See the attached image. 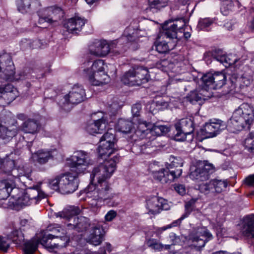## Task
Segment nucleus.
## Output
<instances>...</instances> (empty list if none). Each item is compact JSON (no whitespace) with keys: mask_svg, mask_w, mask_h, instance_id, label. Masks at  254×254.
<instances>
[{"mask_svg":"<svg viewBox=\"0 0 254 254\" xmlns=\"http://www.w3.org/2000/svg\"><path fill=\"white\" fill-rule=\"evenodd\" d=\"M47 231L51 233H44L43 232L38 241H29L25 244V254H33L39 242L50 252H53L55 248L58 247H66L69 242V236L67 235L66 231L60 225H50L48 227Z\"/></svg>","mask_w":254,"mask_h":254,"instance_id":"nucleus-1","label":"nucleus"},{"mask_svg":"<svg viewBox=\"0 0 254 254\" xmlns=\"http://www.w3.org/2000/svg\"><path fill=\"white\" fill-rule=\"evenodd\" d=\"M254 120V109L248 103L241 105L233 113L228 122V129L233 132L242 130L245 128L250 129Z\"/></svg>","mask_w":254,"mask_h":254,"instance_id":"nucleus-2","label":"nucleus"},{"mask_svg":"<svg viewBox=\"0 0 254 254\" xmlns=\"http://www.w3.org/2000/svg\"><path fill=\"white\" fill-rule=\"evenodd\" d=\"M11 192V196L15 199L16 204L20 206L36 204L46 197L45 193L40 191L38 186L29 188L26 190L14 187Z\"/></svg>","mask_w":254,"mask_h":254,"instance_id":"nucleus-3","label":"nucleus"},{"mask_svg":"<svg viewBox=\"0 0 254 254\" xmlns=\"http://www.w3.org/2000/svg\"><path fill=\"white\" fill-rule=\"evenodd\" d=\"M119 161V156L116 155L110 159H106L102 163L95 166L91 174V184L107 182V180L116 170V164Z\"/></svg>","mask_w":254,"mask_h":254,"instance_id":"nucleus-4","label":"nucleus"},{"mask_svg":"<svg viewBox=\"0 0 254 254\" xmlns=\"http://www.w3.org/2000/svg\"><path fill=\"white\" fill-rule=\"evenodd\" d=\"M150 78L147 68L137 66L127 71L122 78V82L129 86L140 85L148 82Z\"/></svg>","mask_w":254,"mask_h":254,"instance_id":"nucleus-5","label":"nucleus"},{"mask_svg":"<svg viewBox=\"0 0 254 254\" xmlns=\"http://www.w3.org/2000/svg\"><path fill=\"white\" fill-rule=\"evenodd\" d=\"M212 237L211 234L205 227H198L189 235L187 239V243L191 249L199 251L204 247L207 239Z\"/></svg>","mask_w":254,"mask_h":254,"instance_id":"nucleus-6","label":"nucleus"},{"mask_svg":"<svg viewBox=\"0 0 254 254\" xmlns=\"http://www.w3.org/2000/svg\"><path fill=\"white\" fill-rule=\"evenodd\" d=\"M85 98V92L81 86L74 85L69 93L64 96L60 104L65 110H69L72 105L82 102Z\"/></svg>","mask_w":254,"mask_h":254,"instance_id":"nucleus-7","label":"nucleus"},{"mask_svg":"<svg viewBox=\"0 0 254 254\" xmlns=\"http://www.w3.org/2000/svg\"><path fill=\"white\" fill-rule=\"evenodd\" d=\"M215 170L212 164L207 161H197L195 165L190 168V178L198 182H203L207 180L209 175Z\"/></svg>","mask_w":254,"mask_h":254,"instance_id":"nucleus-8","label":"nucleus"},{"mask_svg":"<svg viewBox=\"0 0 254 254\" xmlns=\"http://www.w3.org/2000/svg\"><path fill=\"white\" fill-rule=\"evenodd\" d=\"M157 163H153L150 165V170L152 172L154 178L162 184L170 183L175 179L178 178L182 174L181 169L170 170L168 167L166 168L156 170Z\"/></svg>","mask_w":254,"mask_h":254,"instance_id":"nucleus-9","label":"nucleus"},{"mask_svg":"<svg viewBox=\"0 0 254 254\" xmlns=\"http://www.w3.org/2000/svg\"><path fill=\"white\" fill-rule=\"evenodd\" d=\"M186 23V21L183 18L166 21L162 26V32L158 39H160L161 37L163 39L165 37L169 39L176 38L177 32H182Z\"/></svg>","mask_w":254,"mask_h":254,"instance_id":"nucleus-10","label":"nucleus"},{"mask_svg":"<svg viewBox=\"0 0 254 254\" xmlns=\"http://www.w3.org/2000/svg\"><path fill=\"white\" fill-rule=\"evenodd\" d=\"M14 120H3L0 118V139L4 142L10 140L16 135L18 129Z\"/></svg>","mask_w":254,"mask_h":254,"instance_id":"nucleus-11","label":"nucleus"},{"mask_svg":"<svg viewBox=\"0 0 254 254\" xmlns=\"http://www.w3.org/2000/svg\"><path fill=\"white\" fill-rule=\"evenodd\" d=\"M89 164L88 154L84 151H77L72 156L71 171L76 175L83 173Z\"/></svg>","mask_w":254,"mask_h":254,"instance_id":"nucleus-12","label":"nucleus"},{"mask_svg":"<svg viewBox=\"0 0 254 254\" xmlns=\"http://www.w3.org/2000/svg\"><path fill=\"white\" fill-rule=\"evenodd\" d=\"M228 127L225 122L219 120L213 119L206 123L202 129V134L205 138H210L216 136L222 130Z\"/></svg>","mask_w":254,"mask_h":254,"instance_id":"nucleus-13","label":"nucleus"},{"mask_svg":"<svg viewBox=\"0 0 254 254\" xmlns=\"http://www.w3.org/2000/svg\"><path fill=\"white\" fill-rule=\"evenodd\" d=\"M169 207L168 201L162 197L153 196L147 199L146 201V208L149 214H157L161 210H168Z\"/></svg>","mask_w":254,"mask_h":254,"instance_id":"nucleus-14","label":"nucleus"},{"mask_svg":"<svg viewBox=\"0 0 254 254\" xmlns=\"http://www.w3.org/2000/svg\"><path fill=\"white\" fill-rule=\"evenodd\" d=\"M77 176L67 173L61 176L60 192L63 194L72 193L78 187Z\"/></svg>","mask_w":254,"mask_h":254,"instance_id":"nucleus-15","label":"nucleus"},{"mask_svg":"<svg viewBox=\"0 0 254 254\" xmlns=\"http://www.w3.org/2000/svg\"><path fill=\"white\" fill-rule=\"evenodd\" d=\"M18 96V91L11 84L0 86V106H5Z\"/></svg>","mask_w":254,"mask_h":254,"instance_id":"nucleus-16","label":"nucleus"},{"mask_svg":"<svg viewBox=\"0 0 254 254\" xmlns=\"http://www.w3.org/2000/svg\"><path fill=\"white\" fill-rule=\"evenodd\" d=\"M0 76L5 79H11L14 77V66L10 57L3 55L0 59Z\"/></svg>","mask_w":254,"mask_h":254,"instance_id":"nucleus-17","label":"nucleus"},{"mask_svg":"<svg viewBox=\"0 0 254 254\" xmlns=\"http://www.w3.org/2000/svg\"><path fill=\"white\" fill-rule=\"evenodd\" d=\"M230 80L232 83V90L235 89L238 85L241 88L247 87L252 82L251 71L249 69H247L240 77H238L236 74H233L230 77Z\"/></svg>","mask_w":254,"mask_h":254,"instance_id":"nucleus-18","label":"nucleus"},{"mask_svg":"<svg viewBox=\"0 0 254 254\" xmlns=\"http://www.w3.org/2000/svg\"><path fill=\"white\" fill-rule=\"evenodd\" d=\"M90 54L97 57L106 56L110 51V47L106 41L95 40L89 48Z\"/></svg>","mask_w":254,"mask_h":254,"instance_id":"nucleus-19","label":"nucleus"},{"mask_svg":"<svg viewBox=\"0 0 254 254\" xmlns=\"http://www.w3.org/2000/svg\"><path fill=\"white\" fill-rule=\"evenodd\" d=\"M241 232L248 238H254V214H251L243 219Z\"/></svg>","mask_w":254,"mask_h":254,"instance_id":"nucleus-20","label":"nucleus"},{"mask_svg":"<svg viewBox=\"0 0 254 254\" xmlns=\"http://www.w3.org/2000/svg\"><path fill=\"white\" fill-rule=\"evenodd\" d=\"M46 11L48 16L41 18L40 22L44 21L50 24L56 23L64 16V12L60 7H50Z\"/></svg>","mask_w":254,"mask_h":254,"instance_id":"nucleus-21","label":"nucleus"},{"mask_svg":"<svg viewBox=\"0 0 254 254\" xmlns=\"http://www.w3.org/2000/svg\"><path fill=\"white\" fill-rule=\"evenodd\" d=\"M92 190L97 191L96 195L102 200L113 197L111 188L107 182L95 183Z\"/></svg>","mask_w":254,"mask_h":254,"instance_id":"nucleus-22","label":"nucleus"},{"mask_svg":"<svg viewBox=\"0 0 254 254\" xmlns=\"http://www.w3.org/2000/svg\"><path fill=\"white\" fill-rule=\"evenodd\" d=\"M18 10L22 13H25L36 9L41 6L38 0H17Z\"/></svg>","mask_w":254,"mask_h":254,"instance_id":"nucleus-23","label":"nucleus"},{"mask_svg":"<svg viewBox=\"0 0 254 254\" xmlns=\"http://www.w3.org/2000/svg\"><path fill=\"white\" fill-rule=\"evenodd\" d=\"M103 236V230L101 227H93L90 231V234L86 238V241L93 245L98 246L102 243Z\"/></svg>","mask_w":254,"mask_h":254,"instance_id":"nucleus-24","label":"nucleus"},{"mask_svg":"<svg viewBox=\"0 0 254 254\" xmlns=\"http://www.w3.org/2000/svg\"><path fill=\"white\" fill-rule=\"evenodd\" d=\"M93 85L99 86L107 83L109 81V76L105 72L95 73V74H83Z\"/></svg>","mask_w":254,"mask_h":254,"instance_id":"nucleus-25","label":"nucleus"},{"mask_svg":"<svg viewBox=\"0 0 254 254\" xmlns=\"http://www.w3.org/2000/svg\"><path fill=\"white\" fill-rule=\"evenodd\" d=\"M54 150L41 149L37 151L32 155V159L34 162L40 164L46 163L50 159L53 158Z\"/></svg>","mask_w":254,"mask_h":254,"instance_id":"nucleus-26","label":"nucleus"},{"mask_svg":"<svg viewBox=\"0 0 254 254\" xmlns=\"http://www.w3.org/2000/svg\"><path fill=\"white\" fill-rule=\"evenodd\" d=\"M107 122L102 118L95 121L93 123H89L86 127L87 131L91 134L102 133L105 129Z\"/></svg>","mask_w":254,"mask_h":254,"instance_id":"nucleus-27","label":"nucleus"},{"mask_svg":"<svg viewBox=\"0 0 254 254\" xmlns=\"http://www.w3.org/2000/svg\"><path fill=\"white\" fill-rule=\"evenodd\" d=\"M94 185L90 184L86 190V198L85 200L91 206V207H96L99 205V202L102 200L98 195H96L97 191H93L92 188Z\"/></svg>","mask_w":254,"mask_h":254,"instance_id":"nucleus-28","label":"nucleus"},{"mask_svg":"<svg viewBox=\"0 0 254 254\" xmlns=\"http://www.w3.org/2000/svg\"><path fill=\"white\" fill-rule=\"evenodd\" d=\"M68 227L72 226L78 232L85 231L89 227L90 223L87 218L85 217H74L73 223L67 224Z\"/></svg>","mask_w":254,"mask_h":254,"instance_id":"nucleus-29","label":"nucleus"},{"mask_svg":"<svg viewBox=\"0 0 254 254\" xmlns=\"http://www.w3.org/2000/svg\"><path fill=\"white\" fill-rule=\"evenodd\" d=\"M81 209L78 206H70L67 209H64L63 211L59 212L56 213L57 217H60L61 218L65 219L67 220H70L75 217L74 215H77L80 214Z\"/></svg>","mask_w":254,"mask_h":254,"instance_id":"nucleus-30","label":"nucleus"},{"mask_svg":"<svg viewBox=\"0 0 254 254\" xmlns=\"http://www.w3.org/2000/svg\"><path fill=\"white\" fill-rule=\"evenodd\" d=\"M39 128V123L35 120L28 119L25 121L19 127V130H21L25 133L34 134L37 132Z\"/></svg>","mask_w":254,"mask_h":254,"instance_id":"nucleus-31","label":"nucleus"},{"mask_svg":"<svg viewBox=\"0 0 254 254\" xmlns=\"http://www.w3.org/2000/svg\"><path fill=\"white\" fill-rule=\"evenodd\" d=\"M115 146L100 142L98 152L99 157L104 160L110 159V158H107V157H109L115 152Z\"/></svg>","mask_w":254,"mask_h":254,"instance_id":"nucleus-32","label":"nucleus"},{"mask_svg":"<svg viewBox=\"0 0 254 254\" xmlns=\"http://www.w3.org/2000/svg\"><path fill=\"white\" fill-rule=\"evenodd\" d=\"M176 128L181 129L185 133L191 134L194 131V127L192 120L189 118L182 119L175 124Z\"/></svg>","mask_w":254,"mask_h":254,"instance_id":"nucleus-33","label":"nucleus"},{"mask_svg":"<svg viewBox=\"0 0 254 254\" xmlns=\"http://www.w3.org/2000/svg\"><path fill=\"white\" fill-rule=\"evenodd\" d=\"M105 64L103 60H98L95 61L91 66L83 70V74H95V73L105 72Z\"/></svg>","mask_w":254,"mask_h":254,"instance_id":"nucleus-34","label":"nucleus"},{"mask_svg":"<svg viewBox=\"0 0 254 254\" xmlns=\"http://www.w3.org/2000/svg\"><path fill=\"white\" fill-rule=\"evenodd\" d=\"M137 32V30H133L130 27H128L125 31L124 35L119 39V42L136 41L138 40Z\"/></svg>","mask_w":254,"mask_h":254,"instance_id":"nucleus-35","label":"nucleus"},{"mask_svg":"<svg viewBox=\"0 0 254 254\" xmlns=\"http://www.w3.org/2000/svg\"><path fill=\"white\" fill-rule=\"evenodd\" d=\"M13 188L6 181L0 182V199H4L11 196V190Z\"/></svg>","mask_w":254,"mask_h":254,"instance_id":"nucleus-36","label":"nucleus"},{"mask_svg":"<svg viewBox=\"0 0 254 254\" xmlns=\"http://www.w3.org/2000/svg\"><path fill=\"white\" fill-rule=\"evenodd\" d=\"M133 124L131 122L121 119L118 121L116 126V128L119 131L124 133L130 132L132 128Z\"/></svg>","mask_w":254,"mask_h":254,"instance_id":"nucleus-37","label":"nucleus"},{"mask_svg":"<svg viewBox=\"0 0 254 254\" xmlns=\"http://www.w3.org/2000/svg\"><path fill=\"white\" fill-rule=\"evenodd\" d=\"M226 76L222 72H217L212 73V80L214 86V89L220 88L225 84Z\"/></svg>","mask_w":254,"mask_h":254,"instance_id":"nucleus-38","label":"nucleus"},{"mask_svg":"<svg viewBox=\"0 0 254 254\" xmlns=\"http://www.w3.org/2000/svg\"><path fill=\"white\" fill-rule=\"evenodd\" d=\"M116 141L114 130L110 129L102 136L100 142L115 146Z\"/></svg>","mask_w":254,"mask_h":254,"instance_id":"nucleus-39","label":"nucleus"},{"mask_svg":"<svg viewBox=\"0 0 254 254\" xmlns=\"http://www.w3.org/2000/svg\"><path fill=\"white\" fill-rule=\"evenodd\" d=\"M192 208L191 205L187 203L185 205V212L184 214L178 219L173 221L171 224L167 225L168 228L170 229L172 227L180 225L182 222V221L185 218L188 217L192 211Z\"/></svg>","mask_w":254,"mask_h":254,"instance_id":"nucleus-40","label":"nucleus"},{"mask_svg":"<svg viewBox=\"0 0 254 254\" xmlns=\"http://www.w3.org/2000/svg\"><path fill=\"white\" fill-rule=\"evenodd\" d=\"M8 238L17 245L21 244L24 240L23 234L20 230H14L8 236Z\"/></svg>","mask_w":254,"mask_h":254,"instance_id":"nucleus-41","label":"nucleus"},{"mask_svg":"<svg viewBox=\"0 0 254 254\" xmlns=\"http://www.w3.org/2000/svg\"><path fill=\"white\" fill-rule=\"evenodd\" d=\"M151 126L146 122L139 123L136 130V133L138 135L141 134H148L149 132L153 133V127L151 129L150 128Z\"/></svg>","mask_w":254,"mask_h":254,"instance_id":"nucleus-42","label":"nucleus"},{"mask_svg":"<svg viewBox=\"0 0 254 254\" xmlns=\"http://www.w3.org/2000/svg\"><path fill=\"white\" fill-rule=\"evenodd\" d=\"M213 189L217 193H220L225 190L228 186L226 180H212Z\"/></svg>","mask_w":254,"mask_h":254,"instance_id":"nucleus-43","label":"nucleus"},{"mask_svg":"<svg viewBox=\"0 0 254 254\" xmlns=\"http://www.w3.org/2000/svg\"><path fill=\"white\" fill-rule=\"evenodd\" d=\"M201 86L208 87V88L214 89V85L212 80V73L208 72L204 74L201 77Z\"/></svg>","mask_w":254,"mask_h":254,"instance_id":"nucleus-44","label":"nucleus"},{"mask_svg":"<svg viewBox=\"0 0 254 254\" xmlns=\"http://www.w3.org/2000/svg\"><path fill=\"white\" fill-rule=\"evenodd\" d=\"M15 166L14 161L8 158L3 159L0 168L3 170L6 173H10L14 169Z\"/></svg>","mask_w":254,"mask_h":254,"instance_id":"nucleus-45","label":"nucleus"},{"mask_svg":"<svg viewBox=\"0 0 254 254\" xmlns=\"http://www.w3.org/2000/svg\"><path fill=\"white\" fill-rule=\"evenodd\" d=\"M234 7V3L231 0H222L221 11L223 15H227Z\"/></svg>","mask_w":254,"mask_h":254,"instance_id":"nucleus-46","label":"nucleus"},{"mask_svg":"<svg viewBox=\"0 0 254 254\" xmlns=\"http://www.w3.org/2000/svg\"><path fill=\"white\" fill-rule=\"evenodd\" d=\"M168 0H148L150 9H160L167 5Z\"/></svg>","mask_w":254,"mask_h":254,"instance_id":"nucleus-47","label":"nucleus"},{"mask_svg":"<svg viewBox=\"0 0 254 254\" xmlns=\"http://www.w3.org/2000/svg\"><path fill=\"white\" fill-rule=\"evenodd\" d=\"M148 247L155 251L160 252L162 251V244L155 239H149L146 242Z\"/></svg>","mask_w":254,"mask_h":254,"instance_id":"nucleus-48","label":"nucleus"},{"mask_svg":"<svg viewBox=\"0 0 254 254\" xmlns=\"http://www.w3.org/2000/svg\"><path fill=\"white\" fill-rule=\"evenodd\" d=\"M198 189L202 193L208 194L213 191L212 180L208 183H202L198 185Z\"/></svg>","mask_w":254,"mask_h":254,"instance_id":"nucleus-49","label":"nucleus"},{"mask_svg":"<svg viewBox=\"0 0 254 254\" xmlns=\"http://www.w3.org/2000/svg\"><path fill=\"white\" fill-rule=\"evenodd\" d=\"M244 145L248 150L254 151V132H251L246 138Z\"/></svg>","mask_w":254,"mask_h":254,"instance_id":"nucleus-50","label":"nucleus"},{"mask_svg":"<svg viewBox=\"0 0 254 254\" xmlns=\"http://www.w3.org/2000/svg\"><path fill=\"white\" fill-rule=\"evenodd\" d=\"M172 48L170 47L167 42L159 41L156 45V50L159 53H165Z\"/></svg>","mask_w":254,"mask_h":254,"instance_id":"nucleus-51","label":"nucleus"},{"mask_svg":"<svg viewBox=\"0 0 254 254\" xmlns=\"http://www.w3.org/2000/svg\"><path fill=\"white\" fill-rule=\"evenodd\" d=\"M214 22L212 19L209 18H205L200 19L199 20L197 28L199 29L202 30L205 28L208 27L210 26Z\"/></svg>","mask_w":254,"mask_h":254,"instance_id":"nucleus-52","label":"nucleus"},{"mask_svg":"<svg viewBox=\"0 0 254 254\" xmlns=\"http://www.w3.org/2000/svg\"><path fill=\"white\" fill-rule=\"evenodd\" d=\"M188 101L193 104L201 99L197 90L191 91L187 97Z\"/></svg>","mask_w":254,"mask_h":254,"instance_id":"nucleus-53","label":"nucleus"},{"mask_svg":"<svg viewBox=\"0 0 254 254\" xmlns=\"http://www.w3.org/2000/svg\"><path fill=\"white\" fill-rule=\"evenodd\" d=\"M214 58L220 63L223 64L225 66V61L227 60V55H226L220 50L216 51L213 55Z\"/></svg>","mask_w":254,"mask_h":254,"instance_id":"nucleus-54","label":"nucleus"},{"mask_svg":"<svg viewBox=\"0 0 254 254\" xmlns=\"http://www.w3.org/2000/svg\"><path fill=\"white\" fill-rule=\"evenodd\" d=\"M169 128L166 126H154L153 127V133H155L157 135H161L163 133L168 132Z\"/></svg>","mask_w":254,"mask_h":254,"instance_id":"nucleus-55","label":"nucleus"},{"mask_svg":"<svg viewBox=\"0 0 254 254\" xmlns=\"http://www.w3.org/2000/svg\"><path fill=\"white\" fill-rule=\"evenodd\" d=\"M171 164L169 165L168 167L170 170L177 169V167L182 166V162L180 158H175L173 156L170 158Z\"/></svg>","mask_w":254,"mask_h":254,"instance_id":"nucleus-56","label":"nucleus"},{"mask_svg":"<svg viewBox=\"0 0 254 254\" xmlns=\"http://www.w3.org/2000/svg\"><path fill=\"white\" fill-rule=\"evenodd\" d=\"M61 176L56 177L55 179L49 181V186L53 190L60 191V183Z\"/></svg>","mask_w":254,"mask_h":254,"instance_id":"nucleus-57","label":"nucleus"},{"mask_svg":"<svg viewBox=\"0 0 254 254\" xmlns=\"http://www.w3.org/2000/svg\"><path fill=\"white\" fill-rule=\"evenodd\" d=\"M176 133L175 134L174 138L177 141H184L186 140V135L190 134L189 133H185L182 129L176 128Z\"/></svg>","mask_w":254,"mask_h":254,"instance_id":"nucleus-58","label":"nucleus"},{"mask_svg":"<svg viewBox=\"0 0 254 254\" xmlns=\"http://www.w3.org/2000/svg\"><path fill=\"white\" fill-rule=\"evenodd\" d=\"M171 65L172 64H170L169 62L166 60H162L157 64V68L164 71H167Z\"/></svg>","mask_w":254,"mask_h":254,"instance_id":"nucleus-59","label":"nucleus"},{"mask_svg":"<svg viewBox=\"0 0 254 254\" xmlns=\"http://www.w3.org/2000/svg\"><path fill=\"white\" fill-rule=\"evenodd\" d=\"M212 89L208 88V87H202L198 91L199 95L201 97V99H206L207 98H209L211 96V93L209 91V90Z\"/></svg>","mask_w":254,"mask_h":254,"instance_id":"nucleus-60","label":"nucleus"},{"mask_svg":"<svg viewBox=\"0 0 254 254\" xmlns=\"http://www.w3.org/2000/svg\"><path fill=\"white\" fill-rule=\"evenodd\" d=\"M65 27L67 28L68 31L71 33H77L76 27L74 22V18H70L68 20L67 23L65 24Z\"/></svg>","mask_w":254,"mask_h":254,"instance_id":"nucleus-61","label":"nucleus"},{"mask_svg":"<svg viewBox=\"0 0 254 254\" xmlns=\"http://www.w3.org/2000/svg\"><path fill=\"white\" fill-rule=\"evenodd\" d=\"M237 61V59L234 55H228L227 60L225 61V67L235 64Z\"/></svg>","mask_w":254,"mask_h":254,"instance_id":"nucleus-62","label":"nucleus"},{"mask_svg":"<svg viewBox=\"0 0 254 254\" xmlns=\"http://www.w3.org/2000/svg\"><path fill=\"white\" fill-rule=\"evenodd\" d=\"M9 247V244L4 238L0 237V250L5 252Z\"/></svg>","mask_w":254,"mask_h":254,"instance_id":"nucleus-63","label":"nucleus"},{"mask_svg":"<svg viewBox=\"0 0 254 254\" xmlns=\"http://www.w3.org/2000/svg\"><path fill=\"white\" fill-rule=\"evenodd\" d=\"M73 18L75 27H76V30L78 31L80 30L85 24L84 20L80 17H74Z\"/></svg>","mask_w":254,"mask_h":254,"instance_id":"nucleus-64","label":"nucleus"}]
</instances>
